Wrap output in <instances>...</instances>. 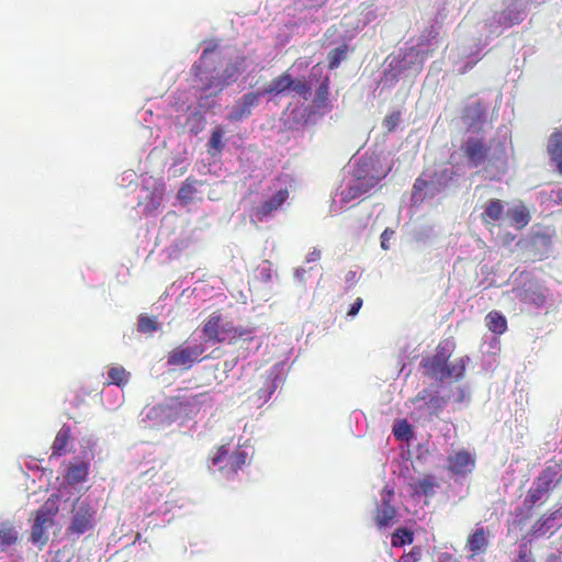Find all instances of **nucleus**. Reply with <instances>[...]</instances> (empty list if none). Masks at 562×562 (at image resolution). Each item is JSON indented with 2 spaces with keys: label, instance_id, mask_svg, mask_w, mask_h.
Instances as JSON below:
<instances>
[{
  "label": "nucleus",
  "instance_id": "ea45409f",
  "mask_svg": "<svg viewBox=\"0 0 562 562\" xmlns=\"http://www.w3.org/2000/svg\"><path fill=\"white\" fill-rule=\"evenodd\" d=\"M266 385H267V389H265V390L262 389L258 392L259 400L267 401L271 396V394L274 392L276 385H274V382L272 379L267 378Z\"/></svg>",
  "mask_w": 562,
  "mask_h": 562
},
{
  "label": "nucleus",
  "instance_id": "7c9ffc66",
  "mask_svg": "<svg viewBox=\"0 0 562 562\" xmlns=\"http://www.w3.org/2000/svg\"><path fill=\"white\" fill-rule=\"evenodd\" d=\"M349 47L346 43L331 49L328 55V68L334 70L339 67L340 63L347 58Z\"/></svg>",
  "mask_w": 562,
  "mask_h": 562
},
{
  "label": "nucleus",
  "instance_id": "de8ad7c7",
  "mask_svg": "<svg viewBox=\"0 0 562 562\" xmlns=\"http://www.w3.org/2000/svg\"><path fill=\"white\" fill-rule=\"evenodd\" d=\"M557 171L562 176V157L553 162Z\"/></svg>",
  "mask_w": 562,
  "mask_h": 562
},
{
  "label": "nucleus",
  "instance_id": "423d86ee",
  "mask_svg": "<svg viewBox=\"0 0 562 562\" xmlns=\"http://www.w3.org/2000/svg\"><path fill=\"white\" fill-rule=\"evenodd\" d=\"M559 469L557 465L546 467L535 480L532 487L528 491L524 504L531 509L537 503L554 487L558 482Z\"/></svg>",
  "mask_w": 562,
  "mask_h": 562
},
{
  "label": "nucleus",
  "instance_id": "a19ab883",
  "mask_svg": "<svg viewBox=\"0 0 562 562\" xmlns=\"http://www.w3.org/2000/svg\"><path fill=\"white\" fill-rule=\"evenodd\" d=\"M304 8H319L324 5L327 0H297Z\"/></svg>",
  "mask_w": 562,
  "mask_h": 562
},
{
  "label": "nucleus",
  "instance_id": "4be33fe9",
  "mask_svg": "<svg viewBox=\"0 0 562 562\" xmlns=\"http://www.w3.org/2000/svg\"><path fill=\"white\" fill-rule=\"evenodd\" d=\"M470 358L468 356H463L458 358L454 362L450 364L448 363L445 371L439 376V380L454 379L456 381H459L463 379Z\"/></svg>",
  "mask_w": 562,
  "mask_h": 562
},
{
  "label": "nucleus",
  "instance_id": "09e8293b",
  "mask_svg": "<svg viewBox=\"0 0 562 562\" xmlns=\"http://www.w3.org/2000/svg\"><path fill=\"white\" fill-rule=\"evenodd\" d=\"M207 53H209V49H207V48L203 50V53H202V55H201V58H200V63H201V64L205 61V58H206Z\"/></svg>",
  "mask_w": 562,
  "mask_h": 562
},
{
  "label": "nucleus",
  "instance_id": "8fccbe9b",
  "mask_svg": "<svg viewBox=\"0 0 562 562\" xmlns=\"http://www.w3.org/2000/svg\"><path fill=\"white\" fill-rule=\"evenodd\" d=\"M543 302H544V296H543L542 294H538V295H537V301H536V303H537L538 305H540V304H542Z\"/></svg>",
  "mask_w": 562,
  "mask_h": 562
},
{
  "label": "nucleus",
  "instance_id": "4468645a",
  "mask_svg": "<svg viewBox=\"0 0 562 562\" xmlns=\"http://www.w3.org/2000/svg\"><path fill=\"white\" fill-rule=\"evenodd\" d=\"M379 179L374 177L358 179L341 193L344 202H350L368 193L378 184Z\"/></svg>",
  "mask_w": 562,
  "mask_h": 562
},
{
  "label": "nucleus",
  "instance_id": "7ed1b4c3",
  "mask_svg": "<svg viewBox=\"0 0 562 562\" xmlns=\"http://www.w3.org/2000/svg\"><path fill=\"white\" fill-rule=\"evenodd\" d=\"M59 512L58 496H49L35 512L31 530V541L35 544H45L48 540L47 530L53 526L54 518Z\"/></svg>",
  "mask_w": 562,
  "mask_h": 562
},
{
  "label": "nucleus",
  "instance_id": "c03bdc74",
  "mask_svg": "<svg viewBox=\"0 0 562 562\" xmlns=\"http://www.w3.org/2000/svg\"><path fill=\"white\" fill-rule=\"evenodd\" d=\"M327 93H328V78H326V80L317 89V97L321 100H325L327 98Z\"/></svg>",
  "mask_w": 562,
  "mask_h": 562
},
{
  "label": "nucleus",
  "instance_id": "9d476101",
  "mask_svg": "<svg viewBox=\"0 0 562 562\" xmlns=\"http://www.w3.org/2000/svg\"><path fill=\"white\" fill-rule=\"evenodd\" d=\"M394 492L384 488L381 493V504L375 508L373 520L379 529L386 528L394 524L396 517V508L391 504Z\"/></svg>",
  "mask_w": 562,
  "mask_h": 562
},
{
  "label": "nucleus",
  "instance_id": "dca6fc26",
  "mask_svg": "<svg viewBox=\"0 0 562 562\" xmlns=\"http://www.w3.org/2000/svg\"><path fill=\"white\" fill-rule=\"evenodd\" d=\"M289 192L288 190H279L276 194H273L270 199L266 200L261 205L256 209V216L259 221H262L267 217L271 212L278 210L284 201L288 199Z\"/></svg>",
  "mask_w": 562,
  "mask_h": 562
},
{
  "label": "nucleus",
  "instance_id": "6e6552de",
  "mask_svg": "<svg viewBox=\"0 0 562 562\" xmlns=\"http://www.w3.org/2000/svg\"><path fill=\"white\" fill-rule=\"evenodd\" d=\"M454 349V342L446 339L438 344L435 353L429 357H425L420 366L426 370V374L431 378H438L445 371L448 361Z\"/></svg>",
  "mask_w": 562,
  "mask_h": 562
},
{
  "label": "nucleus",
  "instance_id": "2f4dec72",
  "mask_svg": "<svg viewBox=\"0 0 562 562\" xmlns=\"http://www.w3.org/2000/svg\"><path fill=\"white\" fill-rule=\"evenodd\" d=\"M109 381L106 384L123 386L128 382L130 373L122 366H113L108 371Z\"/></svg>",
  "mask_w": 562,
  "mask_h": 562
},
{
  "label": "nucleus",
  "instance_id": "3c124183",
  "mask_svg": "<svg viewBox=\"0 0 562 562\" xmlns=\"http://www.w3.org/2000/svg\"><path fill=\"white\" fill-rule=\"evenodd\" d=\"M426 393H427V391H424V392L419 393L417 395L416 400H426Z\"/></svg>",
  "mask_w": 562,
  "mask_h": 562
},
{
  "label": "nucleus",
  "instance_id": "49530a36",
  "mask_svg": "<svg viewBox=\"0 0 562 562\" xmlns=\"http://www.w3.org/2000/svg\"><path fill=\"white\" fill-rule=\"evenodd\" d=\"M465 400V390L463 387H458L457 394L454 396V401L458 403H462Z\"/></svg>",
  "mask_w": 562,
  "mask_h": 562
},
{
  "label": "nucleus",
  "instance_id": "1a4fd4ad",
  "mask_svg": "<svg viewBox=\"0 0 562 562\" xmlns=\"http://www.w3.org/2000/svg\"><path fill=\"white\" fill-rule=\"evenodd\" d=\"M461 151L472 167H479L488 157L491 146L483 137H469L461 145Z\"/></svg>",
  "mask_w": 562,
  "mask_h": 562
},
{
  "label": "nucleus",
  "instance_id": "603ef678",
  "mask_svg": "<svg viewBox=\"0 0 562 562\" xmlns=\"http://www.w3.org/2000/svg\"><path fill=\"white\" fill-rule=\"evenodd\" d=\"M557 198L560 202H562V189H560L558 192H557Z\"/></svg>",
  "mask_w": 562,
  "mask_h": 562
},
{
  "label": "nucleus",
  "instance_id": "aec40b11",
  "mask_svg": "<svg viewBox=\"0 0 562 562\" xmlns=\"http://www.w3.org/2000/svg\"><path fill=\"white\" fill-rule=\"evenodd\" d=\"M89 474V464L86 461L78 460L69 464L65 479L68 484L75 485L87 480Z\"/></svg>",
  "mask_w": 562,
  "mask_h": 562
},
{
  "label": "nucleus",
  "instance_id": "f257e3e1",
  "mask_svg": "<svg viewBox=\"0 0 562 562\" xmlns=\"http://www.w3.org/2000/svg\"><path fill=\"white\" fill-rule=\"evenodd\" d=\"M202 331L206 341L227 342L228 345H250L256 340L255 328L224 324L221 326V315L212 313L203 323Z\"/></svg>",
  "mask_w": 562,
  "mask_h": 562
},
{
  "label": "nucleus",
  "instance_id": "e433bc0d",
  "mask_svg": "<svg viewBox=\"0 0 562 562\" xmlns=\"http://www.w3.org/2000/svg\"><path fill=\"white\" fill-rule=\"evenodd\" d=\"M400 120H401V112L400 111H393V112L389 113L383 119L382 126H383V128L387 133H391V132H393L396 128V126L398 125Z\"/></svg>",
  "mask_w": 562,
  "mask_h": 562
},
{
  "label": "nucleus",
  "instance_id": "412c9836",
  "mask_svg": "<svg viewBox=\"0 0 562 562\" xmlns=\"http://www.w3.org/2000/svg\"><path fill=\"white\" fill-rule=\"evenodd\" d=\"M245 61L246 57H238L236 60L228 63L225 66L220 76L227 87L238 80L239 76L245 70Z\"/></svg>",
  "mask_w": 562,
  "mask_h": 562
},
{
  "label": "nucleus",
  "instance_id": "f8f14e48",
  "mask_svg": "<svg viewBox=\"0 0 562 562\" xmlns=\"http://www.w3.org/2000/svg\"><path fill=\"white\" fill-rule=\"evenodd\" d=\"M475 465L474 457L467 450H460L447 458V469L457 475L471 472Z\"/></svg>",
  "mask_w": 562,
  "mask_h": 562
},
{
  "label": "nucleus",
  "instance_id": "b1692460",
  "mask_svg": "<svg viewBox=\"0 0 562 562\" xmlns=\"http://www.w3.org/2000/svg\"><path fill=\"white\" fill-rule=\"evenodd\" d=\"M486 547L487 538L485 529L483 527H477L471 535H469L467 539V548L474 555L483 552Z\"/></svg>",
  "mask_w": 562,
  "mask_h": 562
},
{
  "label": "nucleus",
  "instance_id": "bb28decb",
  "mask_svg": "<svg viewBox=\"0 0 562 562\" xmlns=\"http://www.w3.org/2000/svg\"><path fill=\"white\" fill-rule=\"evenodd\" d=\"M485 323L488 330L494 334H503L507 329V321L504 315L497 311H492L485 316Z\"/></svg>",
  "mask_w": 562,
  "mask_h": 562
},
{
  "label": "nucleus",
  "instance_id": "6ab92c4d",
  "mask_svg": "<svg viewBox=\"0 0 562 562\" xmlns=\"http://www.w3.org/2000/svg\"><path fill=\"white\" fill-rule=\"evenodd\" d=\"M561 515L560 509L554 510L549 516H542L533 526L532 532L535 535L543 536L547 532H553L562 526V521L559 520Z\"/></svg>",
  "mask_w": 562,
  "mask_h": 562
},
{
  "label": "nucleus",
  "instance_id": "4c0bfd02",
  "mask_svg": "<svg viewBox=\"0 0 562 562\" xmlns=\"http://www.w3.org/2000/svg\"><path fill=\"white\" fill-rule=\"evenodd\" d=\"M291 89L295 91L297 94L302 95L305 100L308 99V95L311 93V87L310 85L300 79H293V85L291 86Z\"/></svg>",
  "mask_w": 562,
  "mask_h": 562
},
{
  "label": "nucleus",
  "instance_id": "0eeeda50",
  "mask_svg": "<svg viewBox=\"0 0 562 562\" xmlns=\"http://www.w3.org/2000/svg\"><path fill=\"white\" fill-rule=\"evenodd\" d=\"M95 515L97 510L88 502L77 501L74 504L71 521L66 529V533L79 537L91 531L95 526Z\"/></svg>",
  "mask_w": 562,
  "mask_h": 562
},
{
  "label": "nucleus",
  "instance_id": "2eb2a0df",
  "mask_svg": "<svg viewBox=\"0 0 562 562\" xmlns=\"http://www.w3.org/2000/svg\"><path fill=\"white\" fill-rule=\"evenodd\" d=\"M195 76H200V80L202 82V91L207 95H217L221 93L227 86L223 82L220 75L217 76H202V66L195 64L192 67Z\"/></svg>",
  "mask_w": 562,
  "mask_h": 562
},
{
  "label": "nucleus",
  "instance_id": "a18cd8bd",
  "mask_svg": "<svg viewBox=\"0 0 562 562\" xmlns=\"http://www.w3.org/2000/svg\"><path fill=\"white\" fill-rule=\"evenodd\" d=\"M321 258V250L319 249H316L314 248L311 252H308V255L306 256V261L307 262H312V261H316Z\"/></svg>",
  "mask_w": 562,
  "mask_h": 562
},
{
  "label": "nucleus",
  "instance_id": "cd10ccee",
  "mask_svg": "<svg viewBox=\"0 0 562 562\" xmlns=\"http://www.w3.org/2000/svg\"><path fill=\"white\" fill-rule=\"evenodd\" d=\"M18 541V531L11 521L0 522V546L5 549Z\"/></svg>",
  "mask_w": 562,
  "mask_h": 562
},
{
  "label": "nucleus",
  "instance_id": "5701e85b",
  "mask_svg": "<svg viewBox=\"0 0 562 562\" xmlns=\"http://www.w3.org/2000/svg\"><path fill=\"white\" fill-rule=\"evenodd\" d=\"M71 438L70 427L64 425L57 432L53 445L50 458L60 457L67 452V447Z\"/></svg>",
  "mask_w": 562,
  "mask_h": 562
},
{
  "label": "nucleus",
  "instance_id": "58836bf2",
  "mask_svg": "<svg viewBox=\"0 0 562 562\" xmlns=\"http://www.w3.org/2000/svg\"><path fill=\"white\" fill-rule=\"evenodd\" d=\"M427 404L436 414H438L445 408L447 400L445 397L435 395L429 398Z\"/></svg>",
  "mask_w": 562,
  "mask_h": 562
},
{
  "label": "nucleus",
  "instance_id": "20e7f679",
  "mask_svg": "<svg viewBox=\"0 0 562 562\" xmlns=\"http://www.w3.org/2000/svg\"><path fill=\"white\" fill-rule=\"evenodd\" d=\"M203 396H205L204 393L172 396L165 404L159 405L158 409L169 422L179 418H189L200 411L202 405L201 398Z\"/></svg>",
  "mask_w": 562,
  "mask_h": 562
},
{
  "label": "nucleus",
  "instance_id": "a211bd4d",
  "mask_svg": "<svg viewBox=\"0 0 562 562\" xmlns=\"http://www.w3.org/2000/svg\"><path fill=\"white\" fill-rule=\"evenodd\" d=\"M292 85H293V78L288 71H285V72H282L280 76L273 78L263 88V91L260 93H261V95L262 94L278 95V94L284 93L288 90H290Z\"/></svg>",
  "mask_w": 562,
  "mask_h": 562
},
{
  "label": "nucleus",
  "instance_id": "473e14b6",
  "mask_svg": "<svg viewBox=\"0 0 562 562\" xmlns=\"http://www.w3.org/2000/svg\"><path fill=\"white\" fill-rule=\"evenodd\" d=\"M196 189L194 187V181H190V179H187L178 190L177 198L182 203H189L190 201H192Z\"/></svg>",
  "mask_w": 562,
  "mask_h": 562
},
{
  "label": "nucleus",
  "instance_id": "f03ea898",
  "mask_svg": "<svg viewBox=\"0 0 562 562\" xmlns=\"http://www.w3.org/2000/svg\"><path fill=\"white\" fill-rule=\"evenodd\" d=\"M248 458L241 446L231 451L229 445H222L211 452L209 460L225 479L231 480L246 465Z\"/></svg>",
  "mask_w": 562,
  "mask_h": 562
},
{
  "label": "nucleus",
  "instance_id": "f704fd0d",
  "mask_svg": "<svg viewBox=\"0 0 562 562\" xmlns=\"http://www.w3.org/2000/svg\"><path fill=\"white\" fill-rule=\"evenodd\" d=\"M137 326H138V330L144 334H151L158 329L157 322L154 318H151L147 315H144V314H142L138 317Z\"/></svg>",
  "mask_w": 562,
  "mask_h": 562
},
{
  "label": "nucleus",
  "instance_id": "ddd939ff",
  "mask_svg": "<svg viewBox=\"0 0 562 562\" xmlns=\"http://www.w3.org/2000/svg\"><path fill=\"white\" fill-rule=\"evenodd\" d=\"M505 213V202L499 199H490L483 205L481 220L486 226H495V223L503 218Z\"/></svg>",
  "mask_w": 562,
  "mask_h": 562
},
{
  "label": "nucleus",
  "instance_id": "9b49d317",
  "mask_svg": "<svg viewBox=\"0 0 562 562\" xmlns=\"http://www.w3.org/2000/svg\"><path fill=\"white\" fill-rule=\"evenodd\" d=\"M260 92H248L239 98L227 115L231 122H238L251 115V111L259 104Z\"/></svg>",
  "mask_w": 562,
  "mask_h": 562
},
{
  "label": "nucleus",
  "instance_id": "37998d69",
  "mask_svg": "<svg viewBox=\"0 0 562 562\" xmlns=\"http://www.w3.org/2000/svg\"><path fill=\"white\" fill-rule=\"evenodd\" d=\"M345 281L349 286H353L358 281V272L356 270H349L345 274Z\"/></svg>",
  "mask_w": 562,
  "mask_h": 562
},
{
  "label": "nucleus",
  "instance_id": "72a5a7b5",
  "mask_svg": "<svg viewBox=\"0 0 562 562\" xmlns=\"http://www.w3.org/2000/svg\"><path fill=\"white\" fill-rule=\"evenodd\" d=\"M391 542L393 547H402L413 542V535L408 530L400 528L392 535Z\"/></svg>",
  "mask_w": 562,
  "mask_h": 562
},
{
  "label": "nucleus",
  "instance_id": "c9c22d12",
  "mask_svg": "<svg viewBox=\"0 0 562 562\" xmlns=\"http://www.w3.org/2000/svg\"><path fill=\"white\" fill-rule=\"evenodd\" d=\"M393 434L397 439L408 440L413 435L412 427L407 420L403 419L397 422L393 427Z\"/></svg>",
  "mask_w": 562,
  "mask_h": 562
},
{
  "label": "nucleus",
  "instance_id": "79ce46f5",
  "mask_svg": "<svg viewBox=\"0 0 562 562\" xmlns=\"http://www.w3.org/2000/svg\"><path fill=\"white\" fill-rule=\"evenodd\" d=\"M362 306V299L361 297H357L356 301L350 305V308L347 313L348 316H356L359 312V310L361 308Z\"/></svg>",
  "mask_w": 562,
  "mask_h": 562
},
{
  "label": "nucleus",
  "instance_id": "5fc2aeb1",
  "mask_svg": "<svg viewBox=\"0 0 562 562\" xmlns=\"http://www.w3.org/2000/svg\"><path fill=\"white\" fill-rule=\"evenodd\" d=\"M260 344H261V342H260V341H258V342H257V346H256V348H255V349H258V348L260 347Z\"/></svg>",
  "mask_w": 562,
  "mask_h": 562
},
{
  "label": "nucleus",
  "instance_id": "f3484780",
  "mask_svg": "<svg viewBox=\"0 0 562 562\" xmlns=\"http://www.w3.org/2000/svg\"><path fill=\"white\" fill-rule=\"evenodd\" d=\"M506 216L509 220V224L516 229L525 228L531 220L530 212L522 202L508 209L506 211Z\"/></svg>",
  "mask_w": 562,
  "mask_h": 562
},
{
  "label": "nucleus",
  "instance_id": "c85d7f7f",
  "mask_svg": "<svg viewBox=\"0 0 562 562\" xmlns=\"http://www.w3.org/2000/svg\"><path fill=\"white\" fill-rule=\"evenodd\" d=\"M224 130L222 126H215L211 133L207 143V153L212 156L218 155L224 150L225 144L223 142Z\"/></svg>",
  "mask_w": 562,
  "mask_h": 562
},
{
  "label": "nucleus",
  "instance_id": "393cba45",
  "mask_svg": "<svg viewBox=\"0 0 562 562\" xmlns=\"http://www.w3.org/2000/svg\"><path fill=\"white\" fill-rule=\"evenodd\" d=\"M484 109L480 102L468 105L464 111L462 119L467 123L468 128H474L484 121Z\"/></svg>",
  "mask_w": 562,
  "mask_h": 562
},
{
  "label": "nucleus",
  "instance_id": "a878e982",
  "mask_svg": "<svg viewBox=\"0 0 562 562\" xmlns=\"http://www.w3.org/2000/svg\"><path fill=\"white\" fill-rule=\"evenodd\" d=\"M437 486L434 475H425L418 481L411 484L412 490L417 495L431 496L435 493Z\"/></svg>",
  "mask_w": 562,
  "mask_h": 562
},
{
  "label": "nucleus",
  "instance_id": "c756f323",
  "mask_svg": "<svg viewBox=\"0 0 562 562\" xmlns=\"http://www.w3.org/2000/svg\"><path fill=\"white\" fill-rule=\"evenodd\" d=\"M547 151L552 162L562 157V132L557 130L550 135Z\"/></svg>",
  "mask_w": 562,
  "mask_h": 562
},
{
  "label": "nucleus",
  "instance_id": "864d4df0",
  "mask_svg": "<svg viewBox=\"0 0 562 562\" xmlns=\"http://www.w3.org/2000/svg\"><path fill=\"white\" fill-rule=\"evenodd\" d=\"M381 246H382V248L386 249L387 248L386 247V241L382 240Z\"/></svg>",
  "mask_w": 562,
  "mask_h": 562
},
{
  "label": "nucleus",
  "instance_id": "39448f33",
  "mask_svg": "<svg viewBox=\"0 0 562 562\" xmlns=\"http://www.w3.org/2000/svg\"><path fill=\"white\" fill-rule=\"evenodd\" d=\"M204 352L205 346L202 342L186 341L168 352L167 363L182 370H190L195 363L207 358Z\"/></svg>",
  "mask_w": 562,
  "mask_h": 562
}]
</instances>
